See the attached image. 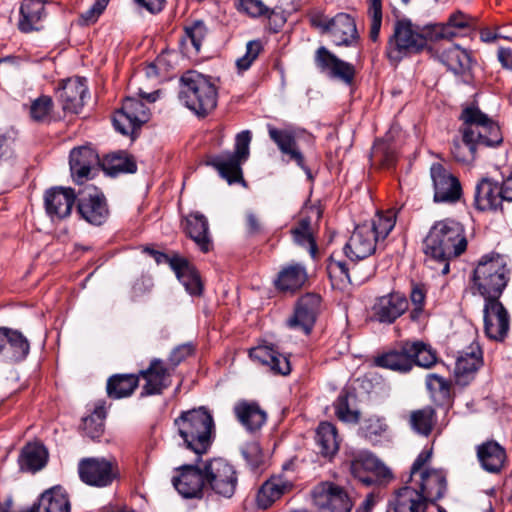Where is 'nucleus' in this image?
Listing matches in <instances>:
<instances>
[{
	"mask_svg": "<svg viewBox=\"0 0 512 512\" xmlns=\"http://www.w3.org/2000/svg\"><path fill=\"white\" fill-rule=\"evenodd\" d=\"M466 248L467 239L463 226L451 219L437 221L423 242L424 253L441 265L442 275L449 273V261L464 253Z\"/></svg>",
	"mask_w": 512,
	"mask_h": 512,
	"instance_id": "f257e3e1",
	"label": "nucleus"
},
{
	"mask_svg": "<svg viewBox=\"0 0 512 512\" xmlns=\"http://www.w3.org/2000/svg\"><path fill=\"white\" fill-rule=\"evenodd\" d=\"M174 427L183 445L200 456L211 446L214 420L204 407L183 411L174 420Z\"/></svg>",
	"mask_w": 512,
	"mask_h": 512,
	"instance_id": "f03ea898",
	"label": "nucleus"
},
{
	"mask_svg": "<svg viewBox=\"0 0 512 512\" xmlns=\"http://www.w3.org/2000/svg\"><path fill=\"white\" fill-rule=\"evenodd\" d=\"M509 274L505 256L495 252L485 254L474 268L472 288L485 300L499 299L507 286Z\"/></svg>",
	"mask_w": 512,
	"mask_h": 512,
	"instance_id": "7ed1b4c3",
	"label": "nucleus"
},
{
	"mask_svg": "<svg viewBox=\"0 0 512 512\" xmlns=\"http://www.w3.org/2000/svg\"><path fill=\"white\" fill-rule=\"evenodd\" d=\"M217 87L208 76L187 71L180 78L179 99L196 115L204 117L217 105Z\"/></svg>",
	"mask_w": 512,
	"mask_h": 512,
	"instance_id": "20e7f679",
	"label": "nucleus"
},
{
	"mask_svg": "<svg viewBox=\"0 0 512 512\" xmlns=\"http://www.w3.org/2000/svg\"><path fill=\"white\" fill-rule=\"evenodd\" d=\"M436 354L429 345L422 341H404L398 348L376 359L379 367L406 373L414 365L430 368L436 363Z\"/></svg>",
	"mask_w": 512,
	"mask_h": 512,
	"instance_id": "39448f33",
	"label": "nucleus"
},
{
	"mask_svg": "<svg viewBox=\"0 0 512 512\" xmlns=\"http://www.w3.org/2000/svg\"><path fill=\"white\" fill-rule=\"evenodd\" d=\"M463 142L468 145L496 147L503 142L499 125L476 106L463 108L460 115Z\"/></svg>",
	"mask_w": 512,
	"mask_h": 512,
	"instance_id": "423d86ee",
	"label": "nucleus"
},
{
	"mask_svg": "<svg viewBox=\"0 0 512 512\" xmlns=\"http://www.w3.org/2000/svg\"><path fill=\"white\" fill-rule=\"evenodd\" d=\"M433 29L431 24L419 26L410 19L397 20L389 41L388 57L398 61L403 55L419 52L427 41H436ZM435 29L441 31V28Z\"/></svg>",
	"mask_w": 512,
	"mask_h": 512,
	"instance_id": "0eeeda50",
	"label": "nucleus"
},
{
	"mask_svg": "<svg viewBox=\"0 0 512 512\" xmlns=\"http://www.w3.org/2000/svg\"><path fill=\"white\" fill-rule=\"evenodd\" d=\"M251 133L248 130L237 134L234 152L223 153L208 162L228 183L242 179L241 165L248 159L250 151Z\"/></svg>",
	"mask_w": 512,
	"mask_h": 512,
	"instance_id": "6e6552de",
	"label": "nucleus"
},
{
	"mask_svg": "<svg viewBox=\"0 0 512 512\" xmlns=\"http://www.w3.org/2000/svg\"><path fill=\"white\" fill-rule=\"evenodd\" d=\"M79 478L86 485L104 488L119 479L120 469L115 458L87 457L78 463Z\"/></svg>",
	"mask_w": 512,
	"mask_h": 512,
	"instance_id": "1a4fd4ad",
	"label": "nucleus"
},
{
	"mask_svg": "<svg viewBox=\"0 0 512 512\" xmlns=\"http://www.w3.org/2000/svg\"><path fill=\"white\" fill-rule=\"evenodd\" d=\"M206 486L215 494L231 498L238 485V475L233 465L223 458H214L205 463Z\"/></svg>",
	"mask_w": 512,
	"mask_h": 512,
	"instance_id": "9d476101",
	"label": "nucleus"
},
{
	"mask_svg": "<svg viewBox=\"0 0 512 512\" xmlns=\"http://www.w3.org/2000/svg\"><path fill=\"white\" fill-rule=\"evenodd\" d=\"M313 504L319 512H350L352 502L346 490L329 481L317 484L311 492Z\"/></svg>",
	"mask_w": 512,
	"mask_h": 512,
	"instance_id": "9b49d317",
	"label": "nucleus"
},
{
	"mask_svg": "<svg viewBox=\"0 0 512 512\" xmlns=\"http://www.w3.org/2000/svg\"><path fill=\"white\" fill-rule=\"evenodd\" d=\"M149 109L136 98L127 97L113 118V124L117 131L123 135H133L136 130L148 122Z\"/></svg>",
	"mask_w": 512,
	"mask_h": 512,
	"instance_id": "f8f14e48",
	"label": "nucleus"
},
{
	"mask_svg": "<svg viewBox=\"0 0 512 512\" xmlns=\"http://www.w3.org/2000/svg\"><path fill=\"white\" fill-rule=\"evenodd\" d=\"M77 212L89 224L102 225L109 215L104 194L94 186L85 187L80 192Z\"/></svg>",
	"mask_w": 512,
	"mask_h": 512,
	"instance_id": "ddd939ff",
	"label": "nucleus"
},
{
	"mask_svg": "<svg viewBox=\"0 0 512 512\" xmlns=\"http://www.w3.org/2000/svg\"><path fill=\"white\" fill-rule=\"evenodd\" d=\"M430 176L434 189V201L437 203H455L462 195L460 181L440 163H433Z\"/></svg>",
	"mask_w": 512,
	"mask_h": 512,
	"instance_id": "4468645a",
	"label": "nucleus"
},
{
	"mask_svg": "<svg viewBox=\"0 0 512 512\" xmlns=\"http://www.w3.org/2000/svg\"><path fill=\"white\" fill-rule=\"evenodd\" d=\"M172 486L184 498H202L206 486L204 471L194 465H182L174 469Z\"/></svg>",
	"mask_w": 512,
	"mask_h": 512,
	"instance_id": "2eb2a0df",
	"label": "nucleus"
},
{
	"mask_svg": "<svg viewBox=\"0 0 512 512\" xmlns=\"http://www.w3.org/2000/svg\"><path fill=\"white\" fill-rule=\"evenodd\" d=\"M483 313L486 336L495 341H503L510 328V316L506 308L499 299L493 298L485 300Z\"/></svg>",
	"mask_w": 512,
	"mask_h": 512,
	"instance_id": "dca6fc26",
	"label": "nucleus"
},
{
	"mask_svg": "<svg viewBox=\"0 0 512 512\" xmlns=\"http://www.w3.org/2000/svg\"><path fill=\"white\" fill-rule=\"evenodd\" d=\"M411 481L415 483L419 495L426 503L438 501L447 491V477L441 469L423 470Z\"/></svg>",
	"mask_w": 512,
	"mask_h": 512,
	"instance_id": "f3484780",
	"label": "nucleus"
},
{
	"mask_svg": "<svg viewBox=\"0 0 512 512\" xmlns=\"http://www.w3.org/2000/svg\"><path fill=\"white\" fill-rule=\"evenodd\" d=\"M76 195L72 188L54 187L44 196L45 210L53 221H61L70 216Z\"/></svg>",
	"mask_w": 512,
	"mask_h": 512,
	"instance_id": "a211bd4d",
	"label": "nucleus"
},
{
	"mask_svg": "<svg viewBox=\"0 0 512 512\" xmlns=\"http://www.w3.org/2000/svg\"><path fill=\"white\" fill-rule=\"evenodd\" d=\"M406 296L400 292H391L376 298L372 306V316L380 323H393L408 309Z\"/></svg>",
	"mask_w": 512,
	"mask_h": 512,
	"instance_id": "6ab92c4d",
	"label": "nucleus"
},
{
	"mask_svg": "<svg viewBox=\"0 0 512 512\" xmlns=\"http://www.w3.org/2000/svg\"><path fill=\"white\" fill-rule=\"evenodd\" d=\"M351 474L366 485L374 482L368 473H373L382 479L392 477L391 471L381 463L375 456L367 451H361L355 454L350 461Z\"/></svg>",
	"mask_w": 512,
	"mask_h": 512,
	"instance_id": "aec40b11",
	"label": "nucleus"
},
{
	"mask_svg": "<svg viewBox=\"0 0 512 512\" xmlns=\"http://www.w3.org/2000/svg\"><path fill=\"white\" fill-rule=\"evenodd\" d=\"M378 239L368 223L355 227L344 247V252L351 260L364 259L375 252Z\"/></svg>",
	"mask_w": 512,
	"mask_h": 512,
	"instance_id": "412c9836",
	"label": "nucleus"
},
{
	"mask_svg": "<svg viewBox=\"0 0 512 512\" xmlns=\"http://www.w3.org/2000/svg\"><path fill=\"white\" fill-rule=\"evenodd\" d=\"M483 364V355L480 346L472 343L467 349L461 351L456 358L454 378L460 386L468 385L475 377L476 372Z\"/></svg>",
	"mask_w": 512,
	"mask_h": 512,
	"instance_id": "4be33fe9",
	"label": "nucleus"
},
{
	"mask_svg": "<svg viewBox=\"0 0 512 512\" xmlns=\"http://www.w3.org/2000/svg\"><path fill=\"white\" fill-rule=\"evenodd\" d=\"M315 63L317 67L330 77L340 79L346 84H351L355 76L354 66L348 62L339 59L327 48L320 47L315 53Z\"/></svg>",
	"mask_w": 512,
	"mask_h": 512,
	"instance_id": "5701e85b",
	"label": "nucleus"
},
{
	"mask_svg": "<svg viewBox=\"0 0 512 512\" xmlns=\"http://www.w3.org/2000/svg\"><path fill=\"white\" fill-rule=\"evenodd\" d=\"M267 129L270 139L277 145L280 152L309 174L304 156L297 144V132L292 128L279 129L272 125H268Z\"/></svg>",
	"mask_w": 512,
	"mask_h": 512,
	"instance_id": "b1692460",
	"label": "nucleus"
},
{
	"mask_svg": "<svg viewBox=\"0 0 512 512\" xmlns=\"http://www.w3.org/2000/svg\"><path fill=\"white\" fill-rule=\"evenodd\" d=\"M138 376L145 380L142 395H159L171 383V373L160 359H153L148 368L141 370Z\"/></svg>",
	"mask_w": 512,
	"mask_h": 512,
	"instance_id": "393cba45",
	"label": "nucleus"
},
{
	"mask_svg": "<svg viewBox=\"0 0 512 512\" xmlns=\"http://www.w3.org/2000/svg\"><path fill=\"white\" fill-rule=\"evenodd\" d=\"M325 31L338 46H352L358 40L355 20L347 13H338L325 24Z\"/></svg>",
	"mask_w": 512,
	"mask_h": 512,
	"instance_id": "a878e982",
	"label": "nucleus"
},
{
	"mask_svg": "<svg viewBox=\"0 0 512 512\" xmlns=\"http://www.w3.org/2000/svg\"><path fill=\"white\" fill-rule=\"evenodd\" d=\"M30 345L24 335L6 327H0V354L9 361H21L29 353Z\"/></svg>",
	"mask_w": 512,
	"mask_h": 512,
	"instance_id": "bb28decb",
	"label": "nucleus"
},
{
	"mask_svg": "<svg viewBox=\"0 0 512 512\" xmlns=\"http://www.w3.org/2000/svg\"><path fill=\"white\" fill-rule=\"evenodd\" d=\"M100 163L98 154L89 146H81L72 149L70 152V170L78 184L83 183L90 175L93 168Z\"/></svg>",
	"mask_w": 512,
	"mask_h": 512,
	"instance_id": "cd10ccee",
	"label": "nucleus"
},
{
	"mask_svg": "<svg viewBox=\"0 0 512 512\" xmlns=\"http://www.w3.org/2000/svg\"><path fill=\"white\" fill-rule=\"evenodd\" d=\"M476 455L482 469L489 473L498 474L507 464L505 448L494 440L478 445Z\"/></svg>",
	"mask_w": 512,
	"mask_h": 512,
	"instance_id": "c85d7f7f",
	"label": "nucleus"
},
{
	"mask_svg": "<svg viewBox=\"0 0 512 512\" xmlns=\"http://www.w3.org/2000/svg\"><path fill=\"white\" fill-rule=\"evenodd\" d=\"M88 96L86 80L84 78L75 77L64 81L60 91V99L62 108L65 111L79 113Z\"/></svg>",
	"mask_w": 512,
	"mask_h": 512,
	"instance_id": "c756f323",
	"label": "nucleus"
},
{
	"mask_svg": "<svg viewBox=\"0 0 512 512\" xmlns=\"http://www.w3.org/2000/svg\"><path fill=\"white\" fill-rule=\"evenodd\" d=\"M427 503L415 487L401 488L389 501L386 512H425Z\"/></svg>",
	"mask_w": 512,
	"mask_h": 512,
	"instance_id": "7c9ffc66",
	"label": "nucleus"
},
{
	"mask_svg": "<svg viewBox=\"0 0 512 512\" xmlns=\"http://www.w3.org/2000/svg\"><path fill=\"white\" fill-rule=\"evenodd\" d=\"M501 202L498 183L489 178H482L475 188V207L480 211H495Z\"/></svg>",
	"mask_w": 512,
	"mask_h": 512,
	"instance_id": "2f4dec72",
	"label": "nucleus"
},
{
	"mask_svg": "<svg viewBox=\"0 0 512 512\" xmlns=\"http://www.w3.org/2000/svg\"><path fill=\"white\" fill-rule=\"evenodd\" d=\"M307 278L306 268L299 263H292L279 271L275 286L280 291L293 293L304 286Z\"/></svg>",
	"mask_w": 512,
	"mask_h": 512,
	"instance_id": "473e14b6",
	"label": "nucleus"
},
{
	"mask_svg": "<svg viewBox=\"0 0 512 512\" xmlns=\"http://www.w3.org/2000/svg\"><path fill=\"white\" fill-rule=\"evenodd\" d=\"M186 232L189 237L197 244L202 252H208L212 246L209 225L207 218L199 213H190L186 217Z\"/></svg>",
	"mask_w": 512,
	"mask_h": 512,
	"instance_id": "72a5a7b5",
	"label": "nucleus"
},
{
	"mask_svg": "<svg viewBox=\"0 0 512 512\" xmlns=\"http://www.w3.org/2000/svg\"><path fill=\"white\" fill-rule=\"evenodd\" d=\"M170 267L175 272L178 280L183 284L186 291L192 295H198L202 291V283L198 272L186 259L173 257L170 260Z\"/></svg>",
	"mask_w": 512,
	"mask_h": 512,
	"instance_id": "f704fd0d",
	"label": "nucleus"
},
{
	"mask_svg": "<svg viewBox=\"0 0 512 512\" xmlns=\"http://www.w3.org/2000/svg\"><path fill=\"white\" fill-rule=\"evenodd\" d=\"M45 17V6L40 0H25L20 6L18 28L24 33L41 29L40 22Z\"/></svg>",
	"mask_w": 512,
	"mask_h": 512,
	"instance_id": "c9c22d12",
	"label": "nucleus"
},
{
	"mask_svg": "<svg viewBox=\"0 0 512 512\" xmlns=\"http://www.w3.org/2000/svg\"><path fill=\"white\" fill-rule=\"evenodd\" d=\"M474 18L457 11L450 15L446 24H431L432 28H441V31L433 29L434 38L440 39H453L458 36L462 30L471 28L474 25Z\"/></svg>",
	"mask_w": 512,
	"mask_h": 512,
	"instance_id": "e433bc0d",
	"label": "nucleus"
},
{
	"mask_svg": "<svg viewBox=\"0 0 512 512\" xmlns=\"http://www.w3.org/2000/svg\"><path fill=\"white\" fill-rule=\"evenodd\" d=\"M292 484L282 477H271L260 488L257 503L261 508H268L282 495L290 491Z\"/></svg>",
	"mask_w": 512,
	"mask_h": 512,
	"instance_id": "4c0bfd02",
	"label": "nucleus"
},
{
	"mask_svg": "<svg viewBox=\"0 0 512 512\" xmlns=\"http://www.w3.org/2000/svg\"><path fill=\"white\" fill-rule=\"evenodd\" d=\"M234 413L240 423L250 431L261 428L266 421V413L256 403L239 402L234 407Z\"/></svg>",
	"mask_w": 512,
	"mask_h": 512,
	"instance_id": "58836bf2",
	"label": "nucleus"
},
{
	"mask_svg": "<svg viewBox=\"0 0 512 512\" xmlns=\"http://www.w3.org/2000/svg\"><path fill=\"white\" fill-rule=\"evenodd\" d=\"M139 384L136 374H115L107 381V394L110 398L121 399L130 396Z\"/></svg>",
	"mask_w": 512,
	"mask_h": 512,
	"instance_id": "ea45409f",
	"label": "nucleus"
},
{
	"mask_svg": "<svg viewBox=\"0 0 512 512\" xmlns=\"http://www.w3.org/2000/svg\"><path fill=\"white\" fill-rule=\"evenodd\" d=\"M35 504L38 512H70L68 496L61 488L45 491Z\"/></svg>",
	"mask_w": 512,
	"mask_h": 512,
	"instance_id": "a19ab883",
	"label": "nucleus"
},
{
	"mask_svg": "<svg viewBox=\"0 0 512 512\" xmlns=\"http://www.w3.org/2000/svg\"><path fill=\"white\" fill-rule=\"evenodd\" d=\"M48 453L41 444L26 445L19 457V465L21 470L37 472L41 470L47 463Z\"/></svg>",
	"mask_w": 512,
	"mask_h": 512,
	"instance_id": "79ce46f5",
	"label": "nucleus"
},
{
	"mask_svg": "<svg viewBox=\"0 0 512 512\" xmlns=\"http://www.w3.org/2000/svg\"><path fill=\"white\" fill-rule=\"evenodd\" d=\"M315 440L319 452L325 457L333 456L339 449L337 431L331 423L323 422L318 426Z\"/></svg>",
	"mask_w": 512,
	"mask_h": 512,
	"instance_id": "37998d69",
	"label": "nucleus"
},
{
	"mask_svg": "<svg viewBox=\"0 0 512 512\" xmlns=\"http://www.w3.org/2000/svg\"><path fill=\"white\" fill-rule=\"evenodd\" d=\"M291 233L295 243L307 248L311 257L315 258L317 255V245L313 237L310 217H302L298 224L292 228Z\"/></svg>",
	"mask_w": 512,
	"mask_h": 512,
	"instance_id": "c03bdc74",
	"label": "nucleus"
},
{
	"mask_svg": "<svg viewBox=\"0 0 512 512\" xmlns=\"http://www.w3.org/2000/svg\"><path fill=\"white\" fill-rule=\"evenodd\" d=\"M105 408L103 405H97L91 415L82 419V430L84 435L91 439L99 438L103 433V421L105 418Z\"/></svg>",
	"mask_w": 512,
	"mask_h": 512,
	"instance_id": "a18cd8bd",
	"label": "nucleus"
},
{
	"mask_svg": "<svg viewBox=\"0 0 512 512\" xmlns=\"http://www.w3.org/2000/svg\"><path fill=\"white\" fill-rule=\"evenodd\" d=\"M396 223V214L392 210L379 212L369 224L377 239H385L392 231Z\"/></svg>",
	"mask_w": 512,
	"mask_h": 512,
	"instance_id": "49530a36",
	"label": "nucleus"
},
{
	"mask_svg": "<svg viewBox=\"0 0 512 512\" xmlns=\"http://www.w3.org/2000/svg\"><path fill=\"white\" fill-rule=\"evenodd\" d=\"M434 415L435 412L431 407L413 411L410 415V424L416 432L427 436L432 430Z\"/></svg>",
	"mask_w": 512,
	"mask_h": 512,
	"instance_id": "de8ad7c7",
	"label": "nucleus"
},
{
	"mask_svg": "<svg viewBox=\"0 0 512 512\" xmlns=\"http://www.w3.org/2000/svg\"><path fill=\"white\" fill-rule=\"evenodd\" d=\"M442 58L447 67L455 73L461 72L469 64L468 53L456 45L446 49L442 54Z\"/></svg>",
	"mask_w": 512,
	"mask_h": 512,
	"instance_id": "09e8293b",
	"label": "nucleus"
},
{
	"mask_svg": "<svg viewBox=\"0 0 512 512\" xmlns=\"http://www.w3.org/2000/svg\"><path fill=\"white\" fill-rule=\"evenodd\" d=\"M327 272L334 288L342 290L345 289L348 284L352 283L349 269L344 262L330 259L327 265Z\"/></svg>",
	"mask_w": 512,
	"mask_h": 512,
	"instance_id": "8fccbe9b",
	"label": "nucleus"
},
{
	"mask_svg": "<svg viewBox=\"0 0 512 512\" xmlns=\"http://www.w3.org/2000/svg\"><path fill=\"white\" fill-rule=\"evenodd\" d=\"M314 312L305 309L297 304L294 315L288 320V326L292 329L302 331L305 334H309L316 321Z\"/></svg>",
	"mask_w": 512,
	"mask_h": 512,
	"instance_id": "3c124183",
	"label": "nucleus"
},
{
	"mask_svg": "<svg viewBox=\"0 0 512 512\" xmlns=\"http://www.w3.org/2000/svg\"><path fill=\"white\" fill-rule=\"evenodd\" d=\"M314 312L305 309L297 304L294 315L288 320V326L292 329L302 331L305 334H309L316 321Z\"/></svg>",
	"mask_w": 512,
	"mask_h": 512,
	"instance_id": "603ef678",
	"label": "nucleus"
},
{
	"mask_svg": "<svg viewBox=\"0 0 512 512\" xmlns=\"http://www.w3.org/2000/svg\"><path fill=\"white\" fill-rule=\"evenodd\" d=\"M105 169L110 174L117 173H134L137 169L136 163L132 158L127 155H113L110 158L106 159Z\"/></svg>",
	"mask_w": 512,
	"mask_h": 512,
	"instance_id": "864d4df0",
	"label": "nucleus"
},
{
	"mask_svg": "<svg viewBox=\"0 0 512 512\" xmlns=\"http://www.w3.org/2000/svg\"><path fill=\"white\" fill-rule=\"evenodd\" d=\"M52 109L51 97L42 95L31 103L30 116L36 122H43L49 118Z\"/></svg>",
	"mask_w": 512,
	"mask_h": 512,
	"instance_id": "5fc2aeb1",
	"label": "nucleus"
},
{
	"mask_svg": "<svg viewBox=\"0 0 512 512\" xmlns=\"http://www.w3.org/2000/svg\"><path fill=\"white\" fill-rule=\"evenodd\" d=\"M368 15L371 20L369 38L376 42L379 38L382 24V3L381 0H371L368 7Z\"/></svg>",
	"mask_w": 512,
	"mask_h": 512,
	"instance_id": "6e6d98bb",
	"label": "nucleus"
},
{
	"mask_svg": "<svg viewBox=\"0 0 512 512\" xmlns=\"http://www.w3.org/2000/svg\"><path fill=\"white\" fill-rule=\"evenodd\" d=\"M476 151V147L473 144L468 145L464 143L463 138L461 140L455 139L451 148L454 159L463 164H469L474 161Z\"/></svg>",
	"mask_w": 512,
	"mask_h": 512,
	"instance_id": "4d7b16f0",
	"label": "nucleus"
},
{
	"mask_svg": "<svg viewBox=\"0 0 512 512\" xmlns=\"http://www.w3.org/2000/svg\"><path fill=\"white\" fill-rule=\"evenodd\" d=\"M206 32L207 29L203 21H195L185 27V39L191 42L196 53L200 51Z\"/></svg>",
	"mask_w": 512,
	"mask_h": 512,
	"instance_id": "13d9d810",
	"label": "nucleus"
},
{
	"mask_svg": "<svg viewBox=\"0 0 512 512\" xmlns=\"http://www.w3.org/2000/svg\"><path fill=\"white\" fill-rule=\"evenodd\" d=\"M236 6L240 12L253 18L269 13L268 6L262 0H237Z\"/></svg>",
	"mask_w": 512,
	"mask_h": 512,
	"instance_id": "bf43d9fd",
	"label": "nucleus"
},
{
	"mask_svg": "<svg viewBox=\"0 0 512 512\" xmlns=\"http://www.w3.org/2000/svg\"><path fill=\"white\" fill-rule=\"evenodd\" d=\"M336 416L344 422H357L359 413L349 408L347 394H340L334 404Z\"/></svg>",
	"mask_w": 512,
	"mask_h": 512,
	"instance_id": "052dcab7",
	"label": "nucleus"
},
{
	"mask_svg": "<svg viewBox=\"0 0 512 512\" xmlns=\"http://www.w3.org/2000/svg\"><path fill=\"white\" fill-rule=\"evenodd\" d=\"M262 50V44L258 40L249 41L246 45V53L236 61L237 68L245 71L250 68Z\"/></svg>",
	"mask_w": 512,
	"mask_h": 512,
	"instance_id": "680f3d73",
	"label": "nucleus"
},
{
	"mask_svg": "<svg viewBox=\"0 0 512 512\" xmlns=\"http://www.w3.org/2000/svg\"><path fill=\"white\" fill-rule=\"evenodd\" d=\"M241 453L248 465L253 469L258 468L262 463V451L259 444L255 441L247 442L242 448Z\"/></svg>",
	"mask_w": 512,
	"mask_h": 512,
	"instance_id": "e2e57ef3",
	"label": "nucleus"
},
{
	"mask_svg": "<svg viewBox=\"0 0 512 512\" xmlns=\"http://www.w3.org/2000/svg\"><path fill=\"white\" fill-rule=\"evenodd\" d=\"M425 382L427 389L432 393L447 396L450 392V382L437 374H428Z\"/></svg>",
	"mask_w": 512,
	"mask_h": 512,
	"instance_id": "0e129e2a",
	"label": "nucleus"
},
{
	"mask_svg": "<svg viewBox=\"0 0 512 512\" xmlns=\"http://www.w3.org/2000/svg\"><path fill=\"white\" fill-rule=\"evenodd\" d=\"M107 6L106 0H96L93 5L80 16L82 25H90L97 21Z\"/></svg>",
	"mask_w": 512,
	"mask_h": 512,
	"instance_id": "69168bd1",
	"label": "nucleus"
},
{
	"mask_svg": "<svg viewBox=\"0 0 512 512\" xmlns=\"http://www.w3.org/2000/svg\"><path fill=\"white\" fill-rule=\"evenodd\" d=\"M275 354L276 350L270 346H258L252 348L249 352V355L253 360L267 366H270L271 362H273Z\"/></svg>",
	"mask_w": 512,
	"mask_h": 512,
	"instance_id": "338daca9",
	"label": "nucleus"
},
{
	"mask_svg": "<svg viewBox=\"0 0 512 512\" xmlns=\"http://www.w3.org/2000/svg\"><path fill=\"white\" fill-rule=\"evenodd\" d=\"M432 457V449H424L417 456L410 470V480H414L415 477L421 474V471L429 469L426 464Z\"/></svg>",
	"mask_w": 512,
	"mask_h": 512,
	"instance_id": "774afa93",
	"label": "nucleus"
}]
</instances>
